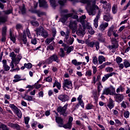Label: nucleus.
Here are the masks:
<instances>
[{
  "label": "nucleus",
  "mask_w": 130,
  "mask_h": 130,
  "mask_svg": "<svg viewBox=\"0 0 130 130\" xmlns=\"http://www.w3.org/2000/svg\"><path fill=\"white\" fill-rule=\"evenodd\" d=\"M67 3V0H59L58 3L60 4V6H64V4Z\"/></svg>",
  "instance_id": "052dcab7"
},
{
  "label": "nucleus",
  "mask_w": 130,
  "mask_h": 130,
  "mask_svg": "<svg viewBox=\"0 0 130 130\" xmlns=\"http://www.w3.org/2000/svg\"><path fill=\"white\" fill-rule=\"evenodd\" d=\"M99 18H100L99 15H97L93 20V26L96 28L98 27V20H99Z\"/></svg>",
  "instance_id": "b1692460"
},
{
  "label": "nucleus",
  "mask_w": 130,
  "mask_h": 130,
  "mask_svg": "<svg viewBox=\"0 0 130 130\" xmlns=\"http://www.w3.org/2000/svg\"><path fill=\"white\" fill-rule=\"evenodd\" d=\"M85 29H87L88 32L90 35H93L95 33V31H94V30H93L92 26H90L89 25H86Z\"/></svg>",
  "instance_id": "412c9836"
},
{
  "label": "nucleus",
  "mask_w": 130,
  "mask_h": 130,
  "mask_svg": "<svg viewBox=\"0 0 130 130\" xmlns=\"http://www.w3.org/2000/svg\"><path fill=\"white\" fill-rule=\"evenodd\" d=\"M22 59V55L21 54H19L17 56L16 58L15 57V64H18L19 62H20V60Z\"/></svg>",
  "instance_id": "bb28decb"
},
{
  "label": "nucleus",
  "mask_w": 130,
  "mask_h": 130,
  "mask_svg": "<svg viewBox=\"0 0 130 130\" xmlns=\"http://www.w3.org/2000/svg\"><path fill=\"white\" fill-rule=\"evenodd\" d=\"M3 13H4L5 15H10V14H12L13 13V10L9 9L6 11H3Z\"/></svg>",
  "instance_id": "a18cd8bd"
},
{
  "label": "nucleus",
  "mask_w": 130,
  "mask_h": 130,
  "mask_svg": "<svg viewBox=\"0 0 130 130\" xmlns=\"http://www.w3.org/2000/svg\"><path fill=\"white\" fill-rule=\"evenodd\" d=\"M44 30V28L42 26H39L38 28H37L35 31H38V32H41V34Z\"/></svg>",
  "instance_id": "de8ad7c7"
},
{
  "label": "nucleus",
  "mask_w": 130,
  "mask_h": 130,
  "mask_svg": "<svg viewBox=\"0 0 130 130\" xmlns=\"http://www.w3.org/2000/svg\"><path fill=\"white\" fill-rule=\"evenodd\" d=\"M85 28L86 27L80 25L79 28L76 31V34L80 37H84V35L86 34Z\"/></svg>",
  "instance_id": "39448f33"
},
{
  "label": "nucleus",
  "mask_w": 130,
  "mask_h": 130,
  "mask_svg": "<svg viewBox=\"0 0 130 130\" xmlns=\"http://www.w3.org/2000/svg\"><path fill=\"white\" fill-rule=\"evenodd\" d=\"M112 11L114 14H116V6L115 5L112 7Z\"/></svg>",
  "instance_id": "774afa93"
},
{
  "label": "nucleus",
  "mask_w": 130,
  "mask_h": 130,
  "mask_svg": "<svg viewBox=\"0 0 130 130\" xmlns=\"http://www.w3.org/2000/svg\"><path fill=\"white\" fill-rule=\"evenodd\" d=\"M30 23L32 26H35V27L39 26V23H38L37 21H31Z\"/></svg>",
  "instance_id": "13d9d810"
},
{
  "label": "nucleus",
  "mask_w": 130,
  "mask_h": 130,
  "mask_svg": "<svg viewBox=\"0 0 130 130\" xmlns=\"http://www.w3.org/2000/svg\"><path fill=\"white\" fill-rule=\"evenodd\" d=\"M123 64H124V68H125L126 69H127V68H129L130 67L129 62L126 59H125L124 60Z\"/></svg>",
  "instance_id": "e433bc0d"
},
{
  "label": "nucleus",
  "mask_w": 130,
  "mask_h": 130,
  "mask_svg": "<svg viewBox=\"0 0 130 130\" xmlns=\"http://www.w3.org/2000/svg\"><path fill=\"white\" fill-rule=\"evenodd\" d=\"M78 23L76 21L71 20L69 23V28L72 30V33L74 34L76 33L77 29H78Z\"/></svg>",
  "instance_id": "20e7f679"
},
{
  "label": "nucleus",
  "mask_w": 130,
  "mask_h": 130,
  "mask_svg": "<svg viewBox=\"0 0 130 130\" xmlns=\"http://www.w3.org/2000/svg\"><path fill=\"white\" fill-rule=\"evenodd\" d=\"M85 76L86 77H91L92 76V71L87 70L85 73Z\"/></svg>",
  "instance_id": "8fccbe9b"
},
{
  "label": "nucleus",
  "mask_w": 130,
  "mask_h": 130,
  "mask_svg": "<svg viewBox=\"0 0 130 130\" xmlns=\"http://www.w3.org/2000/svg\"><path fill=\"white\" fill-rule=\"evenodd\" d=\"M107 106L109 109H112L114 107V101L111 98L109 99Z\"/></svg>",
  "instance_id": "6ab92c4d"
},
{
  "label": "nucleus",
  "mask_w": 130,
  "mask_h": 130,
  "mask_svg": "<svg viewBox=\"0 0 130 130\" xmlns=\"http://www.w3.org/2000/svg\"><path fill=\"white\" fill-rule=\"evenodd\" d=\"M26 33L28 38H32V36H31V34L30 33V30H29V28H26Z\"/></svg>",
  "instance_id": "4d7b16f0"
},
{
  "label": "nucleus",
  "mask_w": 130,
  "mask_h": 130,
  "mask_svg": "<svg viewBox=\"0 0 130 130\" xmlns=\"http://www.w3.org/2000/svg\"><path fill=\"white\" fill-rule=\"evenodd\" d=\"M19 9L22 15L26 14V9H25V6H23L19 7Z\"/></svg>",
  "instance_id": "37998d69"
},
{
  "label": "nucleus",
  "mask_w": 130,
  "mask_h": 130,
  "mask_svg": "<svg viewBox=\"0 0 130 130\" xmlns=\"http://www.w3.org/2000/svg\"><path fill=\"white\" fill-rule=\"evenodd\" d=\"M55 86L57 87L58 90H60V88H61V85H60V83L57 82V80H55V82L53 83V88H54V87Z\"/></svg>",
  "instance_id": "cd10ccee"
},
{
  "label": "nucleus",
  "mask_w": 130,
  "mask_h": 130,
  "mask_svg": "<svg viewBox=\"0 0 130 130\" xmlns=\"http://www.w3.org/2000/svg\"><path fill=\"white\" fill-rule=\"evenodd\" d=\"M18 39L20 41H23V44H27V36L25 34L20 35Z\"/></svg>",
  "instance_id": "dca6fc26"
},
{
  "label": "nucleus",
  "mask_w": 130,
  "mask_h": 130,
  "mask_svg": "<svg viewBox=\"0 0 130 130\" xmlns=\"http://www.w3.org/2000/svg\"><path fill=\"white\" fill-rule=\"evenodd\" d=\"M73 50H74V46H71L67 49V52L68 54L71 53V52L73 51Z\"/></svg>",
  "instance_id": "603ef678"
},
{
  "label": "nucleus",
  "mask_w": 130,
  "mask_h": 130,
  "mask_svg": "<svg viewBox=\"0 0 130 130\" xmlns=\"http://www.w3.org/2000/svg\"><path fill=\"white\" fill-rule=\"evenodd\" d=\"M106 61V59H105V57L103 56V55H101L99 56V63L100 64H102V63H103V62Z\"/></svg>",
  "instance_id": "a878e982"
},
{
  "label": "nucleus",
  "mask_w": 130,
  "mask_h": 130,
  "mask_svg": "<svg viewBox=\"0 0 130 130\" xmlns=\"http://www.w3.org/2000/svg\"><path fill=\"white\" fill-rule=\"evenodd\" d=\"M73 117H70L69 118V121L67 122V123L63 124L62 127H63L64 128L68 129H71L72 126H73Z\"/></svg>",
  "instance_id": "423d86ee"
},
{
  "label": "nucleus",
  "mask_w": 130,
  "mask_h": 130,
  "mask_svg": "<svg viewBox=\"0 0 130 130\" xmlns=\"http://www.w3.org/2000/svg\"><path fill=\"white\" fill-rule=\"evenodd\" d=\"M106 9H107V12L109 13L110 11H111V4L110 3H108L106 6Z\"/></svg>",
  "instance_id": "a19ab883"
},
{
  "label": "nucleus",
  "mask_w": 130,
  "mask_h": 130,
  "mask_svg": "<svg viewBox=\"0 0 130 130\" xmlns=\"http://www.w3.org/2000/svg\"><path fill=\"white\" fill-rule=\"evenodd\" d=\"M41 34V36H42V37L44 38H47V37H48V32L45 30V29H44Z\"/></svg>",
  "instance_id": "c9c22d12"
},
{
  "label": "nucleus",
  "mask_w": 130,
  "mask_h": 130,
  "mask_svg": "<svg viewBox=\"0 0 130 130\" xmlns=\"http://www.w3.org/2000/svg\"><path fill=\"white\" fill-rule=\"evenodd\" d=\"M8 19V16H0V23H6Z\"/></svg>",
  "instance_id": "72a5a7b5"
},
{
  "label": "nucleus",
  "mask_w": 130,
  "mask_h": 130,
  "mask_svg": "<svg viewBox=\"0 0 130 130\" xmlns=\"http://www.w3.org/2000/svg\"><path fill=\"white\" fill-rule=\"evenodd\" d=\"M29 120H30V118L28 117H24V122L27 127H29V125H28V123H29Z\"/></svg>",
  "instance_id": "49530a36"
},
{
  "label": "nucleus",
  "mask_w": 130,
  "mask_h": 130,
  "mask_svg": "<svg viewBox=\"0 0 130 130\" xmlns=\"http://www.w3.org/2000/svg\"><path fill=\"white\" fill-rule=\"evenodd\" d=\"M116 48H117V45H115L114 44L112 46H109V49H110V50H111L112 49H116Z\"/></svg>",
  "instance_id": "5fc2aeb1"
},
{
  "label": "nucleus",
  "mask_w": 130,
  "mask_h": 130,
  "mask_svg": "<svg viewBox=\"0 0 130 130\" xmlns=\"http://www.w3.org/2000/svg\"><path fill=\"white\" fill-rule=\"evenodd\" d=\"M53 40H54V37H53L52 38H49L46 39L45 43H46V44L48 45V44H50L51 42H52V41H53Z\"/></svg>",
  "instance_id": "c756f323"
},
{
  "label": "nucleus",
  "mask_w": 130,
  "mask_h": 130,
  "mask_svg": "<svg viewBox=\"0 0 130 130\" xmlns=\"http://www.w3.org/2000/svg\"><path fill=\"white\" fill-rule=\"evenodd\" d=\"M35 13L37 14L38 17H41V16H43L44 15V12L40 11V10H36Z\"/></svg>",
  "instance_id": "c03bdc74"
},
{
  "label": "nucleus",
  "mask_w": 130,
  "mask_h": 130,
  "mask_svg": "<svg viewBox=\"0 0 130 130\" xmlns=\"http://www.w3.org/2000/svg\"><path fill=\"white\" fill-rule=\"evenodd\" d=\"M2 62L3 63V68H4V71H6V72L10 71V68L9 66L7 64V60H3Z\"/></svg>",
  "instance_id": "4be33fe9"
},
{
  "label": "nucleus",
  "mask_w": 130,
  "mask_h": 130,
  "mask_svg": "<svg viewBox=\"0 0 130 130\" xmlns=\"http://www.w3.org/2000/svg\"><path fill=\"white\" fill-rule=\"evenodd\" d=\"M50 3L53 9L56 8V1L55 0H50Z\"/></svg>",
  "instance_id": "f704fd0d"
},
{
  "label": "nucleus",
  "mask_w": 130,
  "mask_h": 130,
  "mask_svg": "<svg viewBox=\"0 0 130 130\" xmlns=\"http://www.w3.org/2000/svg\"><path fill=\"white\" fill-rule=\"evenodd\" d=\"M9 107L12 109V110L15 112V111L17 110V109H19L17 106H15L14 104H10L9 105Z\"/></svg>",
  "instance_id": "79ce46f5"
},
{
  "label": "nucleus",
  "mask_w": 130,
  "mask_h": 130,
  "mask_svg": "<svg viewBox=\"0 0 130 130\" xmlns=\"http://www.w3.org/2000/svg\"><path fill=\"white\" fill-rule=\"evenodd\" d=\"M14 112L16 113L19 118H22V112L20 109H17L15 111H14Z\"/></svg>",
  "instance_id": "7c9ffc66"
},
{
  "label": "nucleus",
  "mask_w": 130,
  "mask_h": 130,
  "mask_svg": "<svg viewBox=\"0 0 130 130\" xmlns=\"http://www.w3.org/2000/svg\"><path fill=\"white\" fill-rule=\"evenodd\" d=\"M63 41L68 45H72L74 43V41H75V39L72 37H67L64 38Z\"/></svg>",
  "instance_id": "1a4fd4ad"
},
{
  "label": "nucleus",
  "mask_w": 130,
  "mask_h": 130,
  "mask_svg": "<svg viewBox=\"0 0 130 130\" xmlns=\"http://www.w3.org/2000/svg\"><path fill=\"white\" fill-rule=\"evenodd\" d=\"M39 7L40 8H44V9H47L48 8V5L47 2L45 0H39Z\"/></svg>",
  "instance_id": "4468645a"
},
{
  "label": "nucleus",
  "mask_w": 130,
  "mask_h": 130,
  "mask_svg": "<svg viewBox=\"0 0 130 130\" xmlns=\"http://www.w3.org/2000/svg\"><path fill=\"white\" fill-rule=\"evenodd\" d=\"M55 120L57 123H58V126L59 127H62V125H63V119L59 117H55Z\"/></svg>",
  "instance_id": "f3484780"
},
{
  "label": "nucleus",
  "mask_w": 130,
  "mask_h": 130,
  "mask_svg": "<svg viewBox=\"0 0 130 130\" xmlns=\"http://www.w3.org/2000/svg\"><path fill=\"white\" fill-rule=\"evenodd\" d=\"M108 25L109 24L108 22H105L103 24H101L99 26V29L101 30V31H104L105 29L107 28Z\"/></svg>",
  "instance_id": "aec40b11"
},
{
  "label": "nucleus",
  "mask_w": 130,
  "mask_h": 130,
  "mask_svg": "<svg viewBox=\"0 0 130 130\" xmlns=\"http://www.w3.org/2000/svg\"><path fill=\"white\" fill-rule=\"evenodd\" d=\"M103 19L104 21H106V22H110V21L113 19V17L111 16V15H110L109 12H107L106 15H104Z\"/></svg>",
  "instance_id": "ddd939ff"
},
{
  "label": "nucleus",
  "mask_w": 130,
  "mask_h": 130,
  "mask_svg": "<svg viewBox=\"0 0 130 130\" xmlns=\"http://www.w3.org/2000/svg\"><path fill=\"white\" fill-rule=\"evenodd\" d=\"M1 128H2L3 130H10V129L9 128V127H8V126H7V125L3 123L1 126Z\"/></svg>",
  "instance_id": "3c124183"
},
{
  "label": "nucleus",
  "mask_w": 130,
  "mask_h": 130,
  "mask_svg": "<svg viewBox=\"0 0 130 130\" xmlns=\"http://www.w3.org/2000/svg\"><path fill=\"white\" fill-rule=\"evenodd\" d=\"M111 93V90L109 88H105L103 92V95H110Z\"/></svg>",
  "instance_id": "393cba45"
},
{
  "label": "nucleus",
  "mask_w": 130,
  "mask_h": 130,
  "mask_svg": "<svg viewBox=\"0 0 130 130\" xmlns=\"http://www.w3.org/2000/svg\"><path fill=\"white\" fill-rule=\"evenodd\" d=\"M96 0H93L92 1V6L90 4H88V6L87 8V12L89 15L94 16L96 15V10H99L98 14L99 16H100V13H101V9H99V7L96 5Z\"/></svg>",
  "instance_id": "f257e3e1"
},
{
  "label": "nucleus",
  "mask_w": 130,
  "mask_h": 130,
  "mask_svg": "<svg viewBox=\"0 0 130 130\" xmlns=\"http://www.w3.org/2000/svg\"><path fill=\"white\" fill-rule=\"evenodd\" d=\"M111 89L112 90V92H111L110 95H115V94H116V92H115V88L111 86Z\"/></svg>",
  "instance_id": "680f3d73"
},
{
  "label": "nucleus",
  "mask_w": 130,
  "mask_h": 130,
  "mask_svg": "<svg viewBox=\"0 0 130 130\" xmlns=\"http://www.w3.org/2000/svg\"><path fill=\"white\" fill-rule=\"evenodd\" d=\"M59 55L60 56V57H64L66 54L64 53V50H63V48H60Z\"/></svg>",
  "instance_id": "4c0bfd02"
},
{
  "label": "nucleus",
  "mask_w": 130,
  "mask_h": 130,
  "mask_svg": "<svg viewBox=\"0 0 130 130\" xmlns=\"http://www.w3.org/2000/svg\"><path fill=\"white\" fill-rule=\"evenodd\" d=\"M72 16H73V13H69L64 15L60 19L59 21L60 22H61V23H64L66 22H67L68 18H71Z\"/></svg>",
  "instance_id": "f8f14e48"
},
{
  "label": "nucleus",
  "mask_w": 130,
  "mask_h": 130,
  "mask_svg": "<svg viewBox=\"0 0 130 130\" xmlns=\"http://www.w3.org/2000/svg\"><path fill=\"white\" fill-rule=\"evenodd\" d=\"M58 99L60 101H62V102H67V101L70 100V96L67 94H60L58 96Z\"/></svg>",
  "instance_id": "9d476101"
},
{
  "label": "nucleus",
  "mask_w": 130,
  "mask_h": 130,
  "mask_svg": "<svg viewBox=\"0 0 130 130\" xmlns=\"http://www.w3.org/2000/svg\"><path fill=\"white\" fill-rule=\"evenodd\" d=\"M10 38L11 40L13 41L14 43L16 42V38H15V36H13V33H12V31H10Z\"/></svg>",
  "instance_id": "58836bf2"
},
{
  "label": "nucleus",
  "mask_w": 130,
  "mask_h": 130,
  "mask_svg": "<svg viewBox=\"0 0 130 130\" xmlns=\"http://www.w3.org/2000/svg\"><path fill=\"white\" fill-rule=\"evenodd\" d=\"M9 56L12 58V61H15L16 56H17V55H16V54H15V52H12L10 53Z\"/></svg>",
  "instance_id": "ea45409f"
},
{
  "label": "nucleus",
  "mask_w": 130,
  "mask_h": 130,
  "mask_svg": "<svg viewBox=\"0 0 130 130\" xmlns=\"http://www.w3.org/2000/svg\"><path fill=\"white\" fill-rule=\"evenodd\" d=\"M8 126H10V127H12L14 129L22 130L21 126H20V125L17 123H9L8 124Z\"/></svg>",
  "instance_id": "9b49d317"
},
{
  "label": "nucleus",
  "mask_w": 130,
  "mask_h": 130,
  "mask_svg": "<svg viewBox=\"0 0 130 130\" xmlns=\"http://www.w3.org/2000/svg\"><path fill=\"white\" fill-rule=\"evenodd\" d=\"M48 63L50 64L52 62V61H56V62L59 63V59H58V57L56 54H54L51 57H50L47 60Z\"/></svg>",
  "instance_id": "0eeeda50"
},
{
  "label": "nucleus",
  "mask_w": 130,
  "mask_h": 130,
  "mask_svg": "<svg viewBox=\"0 0 130 130\" xmlns=\"http://www.w3.org/2000/svg\"><path fill=\"white\" fill-rule=\"evenodd\" d=\"M116 61L117 63H118V64L120 63V62H121V61H122V58H121L119 56H118L116 58Z\"/></svg>",
  "instance_id": "864d4df0"
},
{
  "label": "nucleus",
  "mask_w": 130,
  "mask_h": 130,
  "mask_svg": "<svg viewBox=\"0 0 130 130\" xmlns=\"http://www.w3.org/2000/svg\"><path fill=\"white\" fill-rule=\"evenodd\" d=\"M72 63L73 64H74V66H75L76 67H77L78 66H80V64H82V63H83V62H78L77 59H73L72 60Z\"/></svg>",
  "instance_id": "2f4dec72"
},
{
  "label": "nucleus",
  "mask_w": 130,
  "mask_h": 130,
  "mask_svg": "<svg viewBox=\"0 0 130 130\" xmlns=\"http://www.w3.org/2000/svg\"><path fill=\"white\" fill-rule=\"evenodd\" d=\"M111 42H113V43H115L116 45H117V39L115 38H112L111 39Z\"/></svg>",
  "instance_id": "69168bd1"
},
{
  "label": "nucleus",
  "mask_w": 130,
  "mask_h": 130,
  "mask_svg": "<svg viewBox=\"0 0 130 130\" xmlns=\"http://www.w3.org/2000/svg\"><path fill=\"white\" fill-rule=\"evenodd\" d=\"M62 88L64 90H67V89H72L73 88L72 81L69 79L64 80L62 84Z\"/></svg>",
  "instance_id": "7ed1b4c3"
},
{
  "label": "nucleus",
  "mask_w": 130,
  "mask_h": 130,
  "mask_svg": "<svg viewBox=\"0 0 130 130\" xmlns=\"http://www.w3.org/2000/svg\"><path fill=\"white\" fill-rule=\"evenodd\" d=\"M14 80H13L14 83H17L18 82H20V81H22V79H21V76L19 75H16L14 76Z\"/></svg>",
  "instance_id": "c85d7f7f"
},
{
  "label": "nucleus",
  "mask_w": 130,
  "mask_h": 130,
  "mask_svg": "<svg viewBox=\"0 0 130 130\" xmlns=\"http://www.w3.org/2000/svg\"><path fill=\"white\" fill-rule=\"evenodd\" d=\"M25 99L27 100V101H32V98L31 96L25 95Z\"/></svg>",
  "instance_id": "338daca9"
},
{
  "label": "nucleus",
  "mask_w": 130,
  "mask_h": 130,
  "mask_svg": "<svg viewBox=\"0 0 130 130\" xmlns=\"http://www.w3.org/2000/svg\"><path fill=\"white\" fill-rule=\"evenodd\" d=\"M82 98H83V95H79L78 98H77V100L79 102V105H81L82 108H84V102L82 100Z\"/></svg>",
  "instance_id": "5701e85b"
},
{
  "label": "nucleus",
  "mask_w": 130,
  "mask_h": 130,
  "mask_svg": "<svg viewBox=\"0 0 130 130\" xmlns=\"http://www.w3.org/2000/svg\"><path fill=\"white\" fill-rule=\"evenodd\" d=\"M7 33V27H4L2 29V38L1 39V41L2 42H6L7 38H6V34Z\"/></svg>",
  "instance_id": "2eb2a0df"
},
{
  "label": "nucleus",
  "mask_w": 130,
  "mask_h": 130,
  "mask_svg": "<svg viewBox=\"0 0 130 130\" xmlns=\"http://www.w3.org/2000/svg\"><path fill=\"white\" fill-rule=\"evenodd\" d=\"M105 70L107 73H111L112 72H113V68L111 67H108L106 68Z\"/></svg>",
  "instance_id": "6e6d98bb"
},
{
  "label": "nucleus",
  "mask_w": 130,
  "mask_h": 130,
  "mask_svg": "<svg viewBox=\"0 0 130 130\" xmlns=\"http://www.w3.org/2000/svg\"><path fill=\"white\" fill-rule=\"evenodd\" d=\"M69 104H66L63 107L59 106L57 108V111L63 116H67V109H68V106Z\"/></svg>",
  "instance_id": "f03ea898"
},
{
  "label": "nucleus",
  "mask_w": 130,
  "mask_h": 130,
  "mask_svg": "<svg viewBox=\"0 0 130 130\" xmlns=\"http://www.w3.org/2000/svg\"><path fill=\"white\" fill-rule=\"evenodd\" d=\"M124 116L125 118H128L129 116V112H128V111L125 112L124 113Z\"/></svg>",
  "instance_id": "e2e57ef3"
},
{
  "label": "nucleus",
  "mask_w": 130,
  "mask_h": 130,
  "mask_svg": "<svg viewBox=\"0 0 130 130\" xmlns=\"http://www.w3.org/2000/svg\"><path fill=\"white\" fill-rule=\"evenodd\" d=\"M85 43L89 46V47H91V48H93V47H94V45H95L94 42H89V41H85Z\"/></svg>",
  "instance_id": "473e14b6"
},
{
  "label": "nucleus",
  "mask_w": 130,
  "mask_h": 130,
  "mask_svg": "<svg viewBox=\"0 0 130 130\" xmlns=\"http://www.w3.org/2000/svg\"><path fill=\"white\" fill-rule=\"evenodd\" d=\"M114 75H116L115 72H112V73H108V74L105 75L102 78V82H105V81H106V80H108V78L110 77H112V76H113Z\"/></svg>",
  "instance_id": "a211bd4d"
},
{
  "label": "nucleus",
  "mask_w": 130,
  "mask_h": 130,
  "mask_svg": "<svg viewBox=\"0 0 130 130\" xmlns=\"http://www.w3.org/2000/svg\"><path fill=\"white\" fill-rule=\"evenodd\" d=\"M115 94L114 95V99L116 101V102H118V103H120V102H121V101H122L123 100V98H124V96H123V94H121L119 93H114Z\"/></svg>",
  "instance_id": "6e6552de"
},
{
  "label": "nucleus",
  "mask_w": 130,
  "mask_h": 130,
  "mask_svg": "<svg viewBox=\"0 0 130 130\" xmlns=\"http://www.w3.org/2000/svg\"><path fill=\"white\" fill-rule=\"evenodd\" d=\"M92 62L93 64H97L98 63V59L96 57H93L92 58Z\"/></svg>",
  "instance_id": "bf43d9fd"
},
{
  "label": "nucleus",
  "mask_w": 130,
  "mask_h": 130,
  "mask_svg": "<svg viewBox=\"0 0 130 130\" xmlns=\"http://www.w3.org/2000/svg\"><path fill=\"white\" fill-rule=\"evenodd\" d=\"M52 31L53 33V37H55V36H56V29H55V28H53L52 29Z\"/></svg>",
  "instance_id": "0e129e2a"
},
{
  "label": "nucleus",
  "mask_w": 130,
  "mask_h": 130,
  "mask_svg": "<svg viewBox=\"0 0 130 130\" xmlns=\"http://www.w3.org/2000/svg\"><path fill=\"white\" fill-rule=\"evenodd\" d=\"M24 66L26 69H30L32 68V64L31 63H24Z\"/></svg>",
  "instance_id": "09e8293b"
}]
</instances>
